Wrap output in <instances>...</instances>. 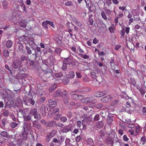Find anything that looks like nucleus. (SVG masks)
Masks as SVG:
<instances>
[{
	"label": "nucleus",
	"mask_w": 146,
	"mask_h": 146,
	"mask_svg": "<svg viewBox=\"0 0 146 146\" xmlns=\"http://www.w3.org/2000/svg\"><path fill=\"white\" fill-rule=\"evenodd\" d=\"M53 71L51 69L48 68L47 64H44L42 65V68L38 72L39 75L41 78L45 77L48 78L52 75Z\"/></svg>",
	"instance_id": "f257e3e1"
},
{
	"label": "nucleus",
	"mask_w": 146,
	"mask_h": 146,
	"mask_svg": "<svg viewBox=\"0 0 146 146\" xmlns=\"http://www.w3.org/2000/svg\"><path fill=\"white\" fill-rule=\"evenodd\" d=\"M113 135L112 134L110 133L109 134L108 136L107 137L106 140V142L108 144H111V146H113V145L114 141Z\"/></svg>",
	"instance_id": "f03ea898"
},
{
	"label": "nucleus",
	"mask_w": 146,
	"mask_h": 146,
	"mask_svg": "<svg viewBox=\"0 0 146 146\" xmlns=\"http://www.w3.org/2000/svg\"><path fill=\"white\" fill-rule=\"evenodd\" d=\"M22 39L23 41L26 44H29V46H31L34 43V41L33 40L30 39L28 37H23Z\"/></svg>",
	"instance_id": "7ed1b4c3"
},
{
	"label": "nucleus",
	"mask_w": 146,
	"mask_h": 146,
	"mask_svg": "<svg viewBox=\"0 0 146 146\" xmlns=\"http://www.w3.org/2000/svg\"><path fill=\"white\" fill-rule=\"evenodd\" d=\"M105 136L104 131L103 130H100L99 132L98 140L102 142L103 141V138Z\"/></svg>",
	"instance_id": "20e7f679"
},
{
	"label": "nucleus",
	"mask_w": 146,
	"mask_h": 146,
	"mask_svg": "<svg viewBox=\"0 0 146 146\" xmlns=\"http://www.w3.org/2000/svg\"><path fill=\"white\" fill-rule=\"evenodd\" d=\"M0 135L1 136L4 137L8 139H9L12 138L11 136L9 134V133L5 131H1L0 132Z\"/></svg>",
	"instance_id": "39448f33"
},
{
	"label": "nucleus",
	"mask_w": 146,
	"mask_h": 146,
	"mask_svg": "<svg viewBox=\"0 0 146 146\" xmlns=\"http://www.w3.org/2000/svg\"><path fill=\"white\" fill-rule=\"evenodd\" d=\"M64 62L67 64H68L69 65L74 66L76 65L75 62L72 59L70 58H68L66 60H64Z\"/></svg>",
	"instance_id": "423d86ee"
},
{
	"label": "nucleus",
	"mask_w": 146,
	"mask_h": 146,
	"mask_svg": "<svg viewBox=\"0 0 146 146\" xmlns=\"http://www.w3.org/2000/svg\"><path fill=\"white\" fill-rule=\"evenodd\" d=\"M21 64V61L18 60L16 59L13 62V66L15 68H19L20 67Z\"/></svg>",
	"instance_id": "0eeeda50"
},
{
	"label": "nucleus",
	"mask_w": 146,
	"mask_h": 146,
	"mask_svg": "<svg viewBox=\"0 0 146 146\" xmlns=\"http://www.w3.org/2000/svg\"><path fill=\"white\" fill-rule=\"evenodd\" d=\"M71 130L70 126L69 125L65 126L62 127L61 129V131L64 133H66Z\"/></svg>",
	"instance_id": "6e6552de"
},
{
	"label": "nucleus",
	"mask_w": 146,
	"mask_h": 146,
	"mask_svg": "<svg viewBox=\"0 0 146 146\" xmlns=\"http://www.w3.org/2000/svg\"><path fill=\"white\" fill-rule=\"evenodd\" d=\"M106 92L105 91L99 92H96L94 93V95L96 97H100L106 95Z\"/></svg>",
	"instance_id": "1a4fd4ad"
},
{
	"label": "nucleus",
	"mask_w": 146,
	"mask_h": 146,
	"mask_svg": "<svg viewBox=\"0 0 146 146\" xmlns=\"http://www.w3.org/2000/svg\"><path fill=\"white\" fill-rule=\"evenodd\" d=\"M51 110H52V113L54 114L55 115L59 116L60 114H59V110L57 108H51Z\"/></svg>",
	"instance_id": "9d476101"
},
{
	"label": "nucleus",
	"mask_w": 146,
	"mask_h": 146,
	"mask_svg": "<svg viewBox=\"0 0 146 146\" xmlns=\"http://www.w3.org/2000/svg\"><path fill=\"white\" fill-rule=\"evenodd\" d=\"M49 104L50 105L49 108L54 107L56 105V102L54 100L52 99H50L48 100Z\"/></svg>",
	"instance_id": "9b49d317"
},
{
	"label": "nucleus",
	"mask_w": 146,
	"mask_h": 146,
	"mask_svg": "<svg viewBox=\"0 0 146 146\" xmlns=\"http://www.w3.org/2000/svg\"><path fill=\"white\" fill-rule=\"evenodd\" d=\"M28 132L27 130H26L24 128V131L22 133V137L23 140H27L28 139Z\"/></svg>",
	"instance_id": "f8f14e48"
},
{
	"label": "nucleus",
	"mask_w": 146,
	"mask_h": 146,
	"mask_svg": "<svg viewBox=\"0 0 146 146\" xmlns=\"http://www.w3.org/2000/svg\"><path fill=\"white\" fill-rule=\"evenodd\" d=\"M26 50L27 51V53L31 55L32 54V51L34 50L35 52H36L35 50L31 46H26Z\"/></svg>",
	"instance_id": "ddd939ff"
},
{
	"label": "nucleus",
	"mask_w": 146,
	"mask_h": 146,
	"mask_svg": "<svg viewBox=\"0 0 146 146\" xmlns=\"http://www.w3.org/2000/svg\"><path fill=\"white\" fill-rule=\"evenodd\" d=\"M31 121L33 122V125L34 127L37 128L38 129H41V125L38 122L36 121H33L32 120H31Z\"/></svg>",
	"instance_id": "4468645a"
},
{
	"label": "nucleus",
	"mask_w": 146,
	"mask_h": 146,
	"mask_svg": "<svg viewBox=\"0 0 146 146\" xmlns=\"http://www.w3.org/2000/svg\"><path fill=\"white\" fill-rule=\"evenodd\" d=\"M82 102L84 103H89L91 102V99L90 97L86 98H83L81 100Z\"/></svg>",
	"instance_id": "2eb2a0df"
},
{
	"label": "nucleus",
	"mask_w": 146,
	"mask_h": 146,
	"mask_svg": "<svg viewBox=\"0 0 146 146\" xmlns=\"http://www.w3.org/2000/svg\"><path fill=\"white\" fill-rule=\"evenodd\" d=\"M56 125L57 123L56 121L52 120L48 122L46 126L47 127H53Z\"/></svg>",
	"instance_id": "dca6fc26"
},
{
	"label": "nucleus",
	"mask_w": 146,
	"mask_h": 146,
	"mask_svg": "<svg viewBox=\"0 0 146 146\" xmlns=\"http://www.w3.org/2000/svg\"><path fill=\"white\" fill-rule=\"evenodd\" d=\"M28 62L29 63V64L31 66L32 68H35L37 67L38 66V64L35 63L34 60H29Z\"/></svg>",
	"instance_id": "f3484780"
},
{
	"label": "nucleus",
	"mask_w": 146,
	"mask_h": 146,
	"mask_svg": "<svg viewBox=\"0 0 146 146\" xmlns=\"http://www.w3.org/2000/svg\"><path fill=\"white\" fill-rule=\"evenodd\" d=\"M85 1L86 4V7L88 8L89 12L91 11V1L90 0H85Z\"/></svg>",
	"instance_id": "a211bd4d"
},
{
	"label": "nucleus",
	"mask_w": 146,
	"mask_h": 146,
	"mask_svg": "<svg viewBox=\"0 0 146 146\" xmlns=\"http://www.w3.org/2000/svg\"><path fill=\"white\" fill-rule=\"evenodd\" d=\"M29 113L30 115L32 116L37 115V110L35 108L32 109L30 110Z\"/></svg>",
	"instance_id": "6ab92c4d"
},
{
	"label": "nucleus",
	"mask_w": 146,
	"mask_h": 146,
	"mask_svg": "<svg viewBox=\"0 0 146 146\" xmlns=\"http://www.w3.org/2000/svg\"><path fill=\"white\" fill-rule=\"evenodd\" d=\"M37 57V54L36 52H35L34 53L30 55L29 57L28 56V58L29 59V60H35Z\"/></svg>",
	"instance_id": "aec40b11"
},
{
	"label": "nucleus",
	"mask_w": 146,
	"mask_h": 146,
	"mask_svg": "<svg viewBox=\"0 0 146 146\" xmlns=\"http://www.w3.org/2000/svg\"><path fill=\"white\" fill-rule=\"evenodd\" d=\"M62 96L61 91L60 90H58L53 94V96L55 97H60Z\"/></svg>",
	"instance_id": "412c9836"
},
{
	"label": "nucleus",
	"mask_w": 146,
	"mask_h": 146,
	"mask_svg": "<svg viewBox=\"0 0 146 146\" xmlns=\"http://www.w3.org/2000/svg\"><path fill=\"white\" fill-rule=\"evenodd\" d=\"M113 121V116L112 115H108L107 120L108 124L109 125H111Z\"/></svg>",
	"instance_id": "4be33fe9"
},
{
	"label": "nucleus",
	"mask_w": 146,
	"mask_h": 146,
	"mask_svg": "<svg viewBox=\"0 0 146 146\" xmlns=\"http://www.w3.org/2000/svg\"><path fill=\"white\" fill-rule=\"evenodd\" d=\"M70 23L68 22L66 23V26L68 29L69 33L70 34V36H73L72 31V30L71 29V28L70 27Z\"/></svg>",
	"instance_id": "5701e85b"
},
{
	"label": "nucleus",
	"mask_w": 146,
	"mask_h": 146,
	"mask_svg": "<svg viewBox=\"0 0 146 146\" xmlns=\"http://www.w3.org/2000/svg\"><path fill=\"white\" fill-rule=\"evenodd\" d=\"M57 87V86L56 84H54L49 87V91L50 92H52Z\"/></svg>",
	"instance_id": "b1692460"
},
{
	"label": "nucleus",
	"mask_w": 146,
	"mask_h": 146,
	"mask_svg": "<svg viewBox=\"0 0 146 146\" xmlns=\"http://www.w3.org/2000/svg\"><path fill=\"white\" fill-rule=\"evenodd\" d=\"M131 13L133 17H135V16H137L139 14L138 11L136 9H132L131 11Z\"/></svg>",
	"instance_id": "393cba45"
},
{
	"label": "nucleus",
	"mask_w": 146,
	"mask_h": 146,
	"mask_svg": "<svg viewBox=\"0 0 146 146\" xmlns=\"http://www.w3.org/2000/svg\"><path fill=\"white\" fill-rule=\"evenodd\" d=\"M13 42L11 40L7 41L6 43V46L7 48H9L12 47L13 45Z\"/></svg>",
	"instance_id": "a878e982"
},
{
	"label": "nucleus",
	"mask_w": 146,
	"mask_h": 146,
	"mask_svg": "<svg viewBox=\"0 0 146 146\" xmlns=\"http://www.w3.org/2000/svg\"><path fill=\"white\" fill-rule=\"evenodd\" d=\"M73 22L78 27H80L82 25V24L80 21L76 20V18H74L73 20Z\"/></svg>",
	"instance_id": "bb28decb"
},
{
	"label": "nucleus",
	"mask_w": 146,
	"mask_h": 146,
	"mask_svg": "<svg viewBox=\"0 0 146 146\" xmlns=\"http://www.w3.org/2000/svg\"><path fill=\"white\" fill-rule=\"evenodd\" d=\"M104 125L102 121H98L96 124V127L100 129L103 127Z\"/></svg>",
	"instance_id": "cd10ccee"
},
{
	"label": "nucleus",
	"mask_w": 146,
	"mask_h": 146,
	"mask_svg": "<svg viewBox=\"0 0 146 146\" xmlns=\"http://www.w3.org/2000/svg\"><path fill=\"white\" fill-rule=\"evenodd\" d=\"M42 26L46 29L48 30V27L47 26L48 24V20L44 21L42 23Z\"/></svg>",
	"instance_id": "c85d7f7f"
},
{
	"label": "nucleus",
	"mask_w": 146,
	"mask_h": 146,
	"mask_svg": "<svg viewBox=\"0 0 146 146\" xmlns=\"http://www.w3.org/2000/svg\"><path fill=\"white\" fill-rule=\"evenodd\" d=\"M45 106L44 104H42L40 108V111L42 114L46 112V110H45Z\"/></svg>",
	"instance_id": "c756f323"
},
{
	"label": "nucleus",
	"mask_w": 146,
	"mask_h": 146,
	"mask_svg": "<svg viewBox=\"0 0 146 146\" xmlns=\"http://www.w3.org/2000/svg\"><path fill=\"white\" fill-rule=\"evenodd\" d=\"M110 97L109 96H106L102 98L101 100V101L103 102L106 103L108 102L109 101V98Z\"/></svg>",
	"instance_id": "7c9ffc66"
},
{
	"label": "nucleus",
	"mask_w": 146,
	"mask_h": 146,
	"mask_svg": "<svg viewBox=\"0 0 146 146\" xmlns=\"http://www.w3.org/2000/svg\"><path fill=\"white\" fill-rule=\"evenodd\" d=\"M101 14L102 18L104 19L107 20L108 19V17L107 16L105 12L104 11H102Z\"/></svg>",
	"instance_id": "2f4dec72"
},
{
	"label": "nucleus",
	"mask_w": 146,
	"mask_h": 146,
	"mask_svg": "<svg viewBox=\"0 0 146 146\" xmlns=\"http://www.w3.org/2000/svg\"><path fill=\"white\" fill-rule=\"evenodd\" d=\"M3 53L4 56L6 57L7 58L9 56V52L7 50H5L3 51Z\"/></svg>",
	"instance_id": "473e14b6"
},
{
	"label": "nucleus",
	"mask_w": 146,
	"mask_h": 146,
	"mask_svg": "<svg viewBox=\"0 0 146 146\" xmlns=\"http://www.w3.org/2000/svg\"><path fill=\"white\" fill-rule=\"evenodd\" d=\"M134 20L137 23H140L141 22V20L140 17L139 16L135 17H134Z\"/></svg>",
	"instance_id": "72a5a7b5"
},
{
	"label": "nucleus",
	"mask_w": 146,
	"mask_h": 146,
	"mask_svg": "<svg viewBox=\"0 0 146 146\" xmlns=\"http://www.w3.org/2000/svg\"><path fill=\"white\" fill-rule=\"evenodd\" d=\"M68 96H64L63 99L64 103L66 104H67L68 103L69 99L68 97Z\"/></svg>",
	"instance_id": "f704fd0d"
},
{
	"label": "nucleus",
	"mask_w": 146,
	"mask_h": 146,
	"mask_svg": "<svg viewBox=\"0 0 146 146\" xmlns=\"http://www.w3.org/2000/svg\"><path fill=\"white\" fill-rule=\"evenodd\" d=\"M131 38H130V37H126V40L127 42L129 41L130 42H133V39L134 38L135 39L136 38V37H131Z\"/></svg>",
	"instance_id": "c9c22d12"
},
{
	"label": "nucleus",
	"mask_w": 146,
	"mask_h": 146,
	"mask_svg": "<svg viewBox=\"0 0 146 146\" xmlns=\"http://www.w3.org/2000/svg\"><path fill=\"white\" fill-rule=\"evenodd\" d=\"M140 141H142L143 143H142L143 145H145L146 142V138L145 136L142 137L140 139Z\"/></svg>",
	"instance_id": "e433bc0d"
},
{
	"label": "nucleus",
	"mask_w": 146,
	"mask_h": 146,
	"mask_svg": "<svg viewBox=\"0 0 146 146\" xmlns=\"http://www.w3.org/2000/svg\"><path fill=\"white\" fill-rule=\"evenodd\" d=\"M130 83L133 85L134 86H135L136 85V82L135 79L133 78H130Z\"/></svg>",
	"instance_id": "4c0bfd02"
},
{
	"label": "nucleus",
	"mask_w": 146,
	"mask_h": 146,
	"mask_svg": "<svg viewBox=\"0 0 146 146\" xmlns=\"http://www.w3.org/2000/svg\"><path fill=\"white\" fill-rule=\"evenodd\" d=\"M20 26L23 28H25L26 26V22L24 21H21L19 23Z\"/></svg>",
	"instance_id": "58836bf2"
},
{
	"label": "nucleus",
	"mask_w": 146,
	"mask_h": 146,
	"mask_svg": "<svg viewBox=\"0 0 146 146\" xmlns=\"http://www.w3.org/2000/svg\"><path fill=\"white\" fill-rule=\"evenodd\" d=\"M71 98L72 99L75 100H78L79 99L78 95L76 94H72Z\"/></svg>",
	"instance_id": "ea45409f"
},
{
	"label": "nucleus",
	"mask_w": 146,
	"mask_h": 146,
	"mask_svg": "<svg viewBox=\"0 0 146 146\" xmlns=\"http://www.w3.org/2000/svg\"><path fill=\"white\" fill-rule=\"evenodd\" d=\"M54 76L56 78H60L63 76V74L62 73L60 72L55 74Z\"/></svg>",
	"instance_id": "a19ab883"
},
{
	"label": "nucleus",
	"mask_w": 146,
	"mask_h": 146,
	"mask_svg": "<svg viewBox=\"0 0 146 146\" xmlns=\"http://www.w3.org/2000/svg\"><path fill=\"white\" fill-rule=\"evenodd\" d=\"M10 125L12 128H15L17 126L18 124L15 122H12L10 123Z\"/></svg>",
	"instance_id": "79ce46f5"
},
{
	"label": "nucleus",
	"mask_w": 146,
	"mask_h": 146,
	"mask_svg": "<svg viewBox=\"0 0 146 146\" xmlns=\"http://www.w3.org/2000/svg\"><path fill=\"white\" fill-rule=\"evenodd\" d=\"M69 76L70 78H73L75 76L74 72L72 71H70L69 72Z\"/></svg>",
	"instance_id": "37998d69"
},
{
	"label": "nucleus",
	"mask_w": 146,
	"mask_h": 146,
	"mask_svg": "<svg viewBox=\"0 0 146 146\" xmlns=\"http://www.w3.org/2000/svg\"><path fill=\"white\" fill-rule=\"evenodd\" d=\"M8 5V2L6 0H4L3 2V6L4 9H6Z\"/></svg>",
	"instance_id": "c03bdc74"
},
{
	"label": "nucleus",
	"mask_w": 146,
	"mask_h": 146,
	"mask_svg": "<svg viewBox=\"0 0 146 146\" xmlns=\"http://www.w3.org/2000/svg\"><path fill=\"white\" fill-rule=\"evenodd\" d=\"M109 30L110 33H114L115 30V28L113 25H112L109 28Z\"/></svg>",
	"instance_id": "a18cd8bd"
},
{
	"label": "nucleus",
	"mask_w": 146,
	"mask_h": 146,
	"mask_svg": "<svg viewBox=\"0 0 146 146\" xmlns=\"http://www.w3.org/2000/svg\"><path fill=\"white\" fill-rule=\"evenodd\" d=\"M77 127H78V129H81L83 127L82 126V124L81 123V122L79 121H78L77 122Z\"/></svg>",
	"instance_id": "49530a36"
},
{
	"label": "nucleus",
	"mask_w": 146,
	"mask_h": 146,
	"mask_svg": "<svg viewBox=\"0 0 146 146\" xmlns=\"http://www.w3.org/2000/svg\"><path fill=\"white\" fill-rule=\"evenodd\" d=\"M62 69L65 71H66L67 69V64L63 61V63L62 66Z\"/></svg>",
	"instance_id": "de8ad7c7"
},
{
	"label": "nucleus",
	"mask_w": 146,
	"mask_h": 146,
	"mask_svg": "<svg viewBox=\"0 0 146 146\" xmlns=\"http://www.w3.org/2000/svg\"><path fill=\"white\" fill-rule=\"evenodd\" d=\"M9 112L8 110H5L3 113V115L5 117H7L9 115Z\"/></svg>",
	"instance_id": "09e8293b"
},
{
	"label": "nucleus",
	"mask_w": 146,
	"mask_h": 146,
	"mask_svg": "<svg viewBox=\"0 0 146 146\" xmlns=\"http://www.w3.org/2000/svg\"><path fill=\"white\" fill-rule=\"evenodd\" d=\"M60 120L62 122L64 123L66 122L67 119L65 117H62L60 118Z\"/></svg>",
	"instance_id": "8fccbe9b"
},
{
	"label": "nucleus",
	"mask_w": 146,
	"mask_h": 146,
	"mask_svg": "<svg viewBox=\"0 0 146 146\" xmlns=\"http://www.w3.org/2000/svg\"><path fill=\"white\" fill-rule=\"evenodd\" d=\"M105 12L107 14V15H109L111 14V11L108 8H106L105 9Z\"/></svg>",
	"instance_id": "3c124183"
},
{
	"label": "nucleus",
	"mask_w": 146,
	"mask_h": 146,
	"mask_svg": "<svg viewBox=\"0 0 146 146\" xmlns=\"http://www.w3.org/2000/svg\"><path fill=\"white\" fill-rule=\"evenodd\" d=\"M25 119L26 121H29L31 120V117L30 115H28L25 116Z\"/></svg>",
	"instance_id": "603ef678"
},
{
	"label": "nucleus",
	"mask_w": 146,
	"mask_h": 146,
	"mask_svg": "<svg viewBox=\"0 0 146 146\" xmlns=\"http://www.w3.org/2000/svg\"><path fill=\"white\" fill-rule=\"evenodd\" d=\"M27 59V57L25 55H21V62L25 60H26Z\"/></svg>",
	"instance_id": "864d4df0"
},
{
	"label": "nucleus",
	"mask_w": 146,
	"mask_h": 146,
	"mask_svg": "<svg viewBox=\"0 0 146 146\" xmlns=\"http://www.w3.org/2000/svg\"><path fill=\"white\" fill-rule=\"evenodd\" d=\"M55 40L59 45H61L62 44V40L60 39H59L58 37H56L55 38Z\"/></svg>",
	"instance_id": "5fc2aeb1"
},
{
	"label": "nucleus",
	"mask_w": 146,
	"mask_h": 146,
	"mask_svg": "<svg viewBox=\"0 0 146 146\" xmlns=\"http://www.w3.org/2000/svg\"><path fill=\"white\" fill-rule=\"evenodd\" d=\"M100 115L99 114H97L96 115L94 118V120L97 121L99 120L100 117Z\"/></svg>",
	"instance_id": "6e6d98bb"
},
{
	"label": "nucleus",
	"mask_w": 146,
	"mask_h": 146,
	"mask_svg": "<svg viewBox=\"0 0 146 146\" xmlns=\"http://www.w3.org/2000/svg\"><path fill=\"white\" fill-rule=\"evenodd\" d=\"M56 53L57 54H59L62 51V50L61 48H57L55 50Z\"/></svg>",
	"instance_id": "4d7b16f0"
},
{
	"label": "nucleus",
	"mask_w": 146,
	"mask_h": 146,
	"mask_svg": "<svg viewBox=\"0 0 146 146\" xmlns=\"http://www.w3.org/2000/svg\"><path fill=\"white\" fill-rule=\"evenodd\" d=\"M65 4L67 6H71L73 5V3L71 1H68Z\"/></svg>",
	"instance_id": "13d9d810"
},
{
	"label": "nucleus",
	"mask_w": 146,
	"mask_h": 146,
	"mask_svg": "<svg viewBox=\"0 0 146 146\" xmlns=\"http://www.w3.org/2000/svg\"><path fill=\"white\" fill-rule=\"evenodd\" d=\"M18 46L19 49L20 51L22 50L23 49V46L22 44L21 43L19 44Z\"/></svg>",
	"instance_id": "bf43d9fd"
},
{
	"label": "nucleus",
	"mask_w": 146,
	"mask_h": 146,
	"mask_svg": "<svg viewBox=\"0 0 146 146\" xmlns=\"http://www.w3.org/2000/svg\"><path fill=\"white\" fill-rule=\"evenodd\" d=\"M82 139V137L80 135L77 136L76 138V142H79Z\"/></svg>",
	"instance_id": "052dcab7"
},
{
	"label": "nucleus",
	"mask_w": 146,
	"mask_h": 146,
	"mask_svg": "<svg viewBox=\"0 0 146 146\" xmlns=\"http://www.w3.org/2000/svg\"><path fill=\"white\" fill-rule=\"evenodd\" d=\"M103 107V104L102 103H98L96 105V108H100Z\"/></svg>",
	"instance_id": "680f3d73"
},
{
	"label": "nucleus",
	"mask_w": 146,
	"mask_h": 146,
	"mask_svg": "<svg viewBox=\"0 0 146 146\" xmlns=\"http://www.w3.org/2000/svg\"><path fill=\"white\" fill-rule=\"evenodd\" d=\"M70 139L66 138V139L65 143L66 145H69L70 144Z\"/></svg>",
	"instance_id": "e2e57ef3"
},
{
	"label": "nucleus",
	"mask_w": 146,
	"mask_h": 146,
	"mask_svg": "<svg viewBox=\"0 0 146 146\" xmlns=\"http://www.w3.org/2000/svg\"><path fill=\"white\" fill-rule=\"evenodd\" d=\"M7 140V139L2 138H0V143L3 144L5 143V141Z\"/></svg>",
	"instance_id": "0e129e2a"
},
{
	"label": "nucleus",
	"mask_w": 146,
	"mask_h": 146,
	"mask_svg": "<svg viewBox=\"0 0 146 146\" xmlns=\"http://www.w3.org/2000/svg\"><path fill=\"white\" fill-rule=\"evenodd\" d=\"M48 24L51 26L52 28H54L55 25L53 22L48 21Z\"/></svg>",
	"instance_id": "69168bd1"
},
{
	"label": "nucleus",
	"mask_w": 146,
	"mask_h": 146,
	"mask_svg": "<svg viewBox=\"0 0 146 146\" xmlns=\"http://www.w3.org/2000/svg\"><path fill=\"white\" fill-rule=\"evenodd\" d=\"M29 111V110L28 108H25L23 110V113H24L26 114H27Z\"/></svg>",
	"instance_id": "338daca9"
},
{
	"label": "nucleus",
	"mask_w": 146,
	"mask_h": 146,
	"mask_svg": "<svg viewBox=\"0 0 146 146\" xmlns=\"http://www.w3.org/2000/svg\"><path fill=\"white\" fill-rule=\"evenodd\" d=\"M86 142L88 145H90L91 143V138H88L86 140Z\"/></svg>",
	"instance_id": "774afa93"
}]
</instances>
